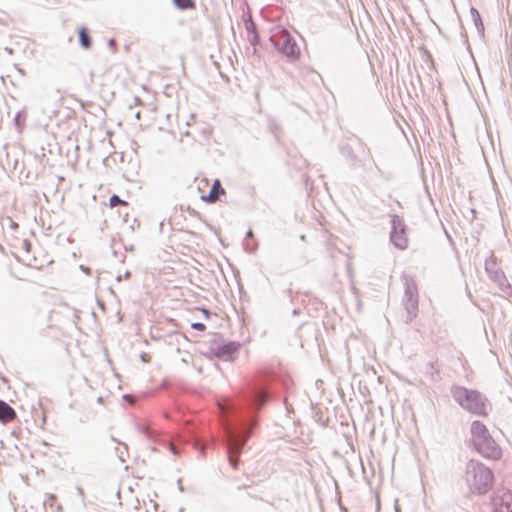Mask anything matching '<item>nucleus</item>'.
Segmentation results:
<instances>
[{
	"mask_svg": "<svg viewBox=\"0 0 512 512\" xmlns=\"http://www.w3.org/2000/svg\"><path fill=\"white\" fill-rule=\"evenodd\" d=\"M115 452H116V455L118 457V459L124 463L126 461V458H125V452L119 448H115Z\"/></svg>",
	"mask_w": 512,
	"mask_h": 512,
	"instance_id": "29",
	"label": "nucleus"
},
{
	"mask_svg": "<svg viewBox=\"0 0 512 512\" xmlns=\"http://www.w3.org/2000/svg\"><path fill=\"white\" fill-rule=\"evenodd\" d=\"M199 310L203 313L205 319H210L212 316V312L207 307H200Z\"/></svg>",
	"mask_w": 512,
	"mask_h": 512,
	"instance_id": "30",
	"label": "nucleus"
},
{
	"mask_svg": "<svg viewBox=\"0 0 512 512\" xmlns=\"http://www.w3.org/2000/svg\"><path fill=\"white\" fill-rule=\"evenodd\" d=\"M190 326L196 331L204 332L206 330V325L202 322H193Z\"/></svg>",
	"mask_w": 512,
	"mask_h": 512,
	"instance_id": "26",
	"label": "nucleus"
},
{
	"mask_svg": "<svg viewBox=\"0 0 512 512\" xmlns=\"http://www.w3.org/2000/svg\"><path fill=\"white\" fill-rule=\"evenodd\" d=\"M14 257L17 261H20V258L18 257V255L14 254Z\"/></svg>",
	"mask_w": 512,
	"mask_h": 512,
	"instance_id": "54",
	"label": "nucleus"
},
{
	"mask_svg": "<svg viewBox=\"0 0 512 512\" xmlns=\"http://www.w3.org/2000/svg\"><path fill=\"white\" fill-rule=\"evenodd\" d=\"M491 505L492 512H512V493L505 490L494 492Z\"/></svg>",
	"mask_w": 512,
	"mask_h": 512,
	"instance_id": "9",
	"label": "nucleus"
},
{
	"mask_svg": "<svg viewBox=\"0 0 512 512\" xmlns=\"http://www.w3.org/2000/svg\"><path fill=\"white\" fill-rule=\"evenodd\" d=\"M27 119V110L24 108L16 113L14 116L13 122L15 124L16 129L21 132L25 127V122Z\"/></svg>",
	"mask_w": 512,
	"mask_h": 512,
	"instance_id": "19",
	"label": "nucleus"
},
{
	"mask_svg": "<svg viewBox=\"0 0 512 512\" xmlns=\"http://www.w3.org/2000/svg\"><path fill=\"white\" fill-rule=\"evenodd\" d=\"M139 432L144 435L147 439L150 441L156 442L157 437L159 436L158 433L151 428H149L147 425H139L138 426Z\"/></svg>",
	"mask_w": 512,
	"mask_h": 512,
	"instance_id": "20",
	"label": "nucleus"
},
{
	"mask_svg": "<svg viewBox=\"0 0 512 512\" xmlns=\"http://www.w3.org/2000/svg\"><path fill=\"white\" fill-rule=\"evenodd\" d=\"M17 69H18L19 73H21L22 75H24V74H25L24 69H22V68H17Z\"/></svg>",
	"mask_w": 512,
	"mask_h": 512,
	"instance_id": "51",
	"label": "nucleus"
},
{
	"mask_svg": "<svg viewBox=\"0 0 512 512\" xmlns=\"http://www.w3.org/2000/svg\"><path fill=\"white\" fill-rule=\"evenodd\" d=\"M125 249H126L127 251H133V250H134V246H133V245H131V246H129V247H125Z\"/></svg>",
	"mask_w": 512,
	"mask_h": 512,
	"instance_id": "47",
	"label": "nucleus"
},
{
	"mask_svg": "<svg viewBox=\"0 0 512 512\" xmlns=\"http://www.w3.org/2000/svg\"><path fill=\"white\" fill-rule=\"evenodd\" d=\"M242 21L244 23L247 35L258 32L257 24L255 23L252 14L249 11L243 13Z\"/></svg>",
	"mask_w": 512,
	"mask_h": 512,
	"instance_id": "17",
	"label": "nucleus"
},
{
	"mask_svg": "<svg viewBox=\"0 0 512 512\" xmlns=\"http://www.w3.org/2000/svg\"><path fill=\"white\" fill-rule=\"evenodd\" d=\"M373 164H374L375 168L377 169V171H378L380 174H382L383 172H382V170L379 168V166L377 165V163H376L375 161H373Z\"/></svg>",
	"mask_w": 512,
	"mask_h": 512,
	"instance_id": "42",
	"label": "nucleus"
},
{
	"mask_svg": "<svg viewBox=\"0 0 512 512\" xmlns=\"http://www.w3.org/2000/svg\"><path fill=\"white\" fill-rule=\"evenodd\" d=\"M499 289L507 296V297H512V286L511 284L508 282L507 280V277L505 276L504 277V280L503 281H500V282H495Z\"/></svg>",
	"mask_w": 512,
	"mask_h": 512,
	"instance_id": "22",
	"label": "nucleus"
},
{
	"mask_svg": "<svg viewBox=\"0 0 512 512\" xmlns=\"http://www.w3.org/2000/svg\"><path fill=\"white\" fill-rule=\"evenodd\" d=\"M9 226L10 228L13 230V231H17L19 229V224L17 222H15L14 220L12 219H9Z\"/></svg>",
	"mask_w": 512,
	"mask_h": 512,
	"instance_id": "35",
	"label": "nucleus"
},
{
	"mask_svg": "<svg viewBox=\"0 0 512 512\" xmlns=\"http://www.w3.org/2000/svg\"><path fill=\"white\" fill-rule=\"evenodd\" d=\"M247 39L249 41V43L256 47L257 45L260 44V34H259V31L256 32V33H252V34H248L247 35Z\"/></svg>",
	"mask_w": 512,
	"mask_h": 512,
	"instance_id": "25",
	"label": "nucleus"
},
{
	"mask_svg": "<svg viewBox=\"0 0 512 512\" xmlns=\"http://www.w3.org/2000/svg\"><path fill=\"white\" fill-rule=\"evenodd\" d=\"M484 267L491 281L500 282L504 280L506 275L502 269L498 267L497 258L493 254L485 260Z\"/></svg>",
	"mask_w": 512,
	"mask_h": 512,
	"instance_id": "10",
	"label": "nucleus"
},
{
	"mask_svg": "<svg viewBox=\"0 0 512 512\" xmlns=\"http://www.w3.org/2000/svg\"><path fill=\"white\" fill-rule=\"evenodd\" d=\"M272 46L290 62L297 61L301 50L294 36L285 28L277 27V31L270 37Z\"/></svg>",
	"mask_w": 512,
	"mask_h": 512,
	"instance_id": "5",
	"label": "nucleus"
},
{
	"mask_svg": "<svg viewBox=\"0 0 512 512\" xmlns=\"http://www.w3.org/2000/svg\"><path fill=\"white\" fill-rule=\"evenodd\" d=\"M164 445L169 449V451L173 455H178L180 453V450L177 447H175L174 445H172L171 443H166Z\"/></svg>",
	"mask_w": 512,
	"mask_h": 512,
	"instance_id": "31",
	"label": "nucleus"
},
{
	"mask_svg": "<svg viewBox=\"0 0 512 512\" xmlns=\"http://www.w3.org/2000/svg\"><path fill=\"white\" fill-rule=\"evenodd\" d=\"M57 511H58V512H61V511H62V505H60V504H59V505L57 506Z\"/></svg>",
	"mask_w": 512,
	"mask_h": 512,
	"instance_id": "53",
	"label": "nucleus"
},
{
	"mask_svg": "<svg viewBox=\"0 0 512 512\" xmlns=\"http://www.w3.org/2000/svg\"><path fill=\"white\" fill-rule=\"evenodd\" d=\"M46 496L51 506L57 500V496L55 494H47Z\"/></svg>",
	"mask_w": 512,
	"mask_h": 512,
	"instance_id": "36",
	"label": "nucleus"
},
{
	"mask_svg": "<svg viewBox=\"0 0 512 512\" xmlns=\"http://www.w3.org/2000/svg\"><path fill=\"white\" fill-rule=\"evenodd\" d=\"M134 101H135V104H136V105H138V104H142V103H143V101L141 100V98H140V97H138V96H135V97H134Z\"/></svg>",
	"mask_w": 512,
	"mask_h": 512,
	"instance_id": "40",
	"label": "nucleus"
},
{
	"mask_svg": "<svg viewBox=\"0 0 512 512\" xmlns=\"http://www.w3.org/2000/svg\"><path fill=\"white\" fill-rule=\"evenodd\" d=\"M300 313V309H294L293 310V315H298Z\"/></svg>",
	"mask_w": 512,
	"mask_h": 512,
	"instance_id": "48",
	"label": "nucleus"
},
{
	"mask_svg": "<svg viewBox=\"0 0 512 512\" xmlns=\"http://www.w3.org/2000/svg\"><path fill=\"white\" fill-rule=\"evenodd\" d=\"M16 416L15 409L6 401L0 399V422L3 424L9 423L13 421Z\"/></svg>",
	"mask_w": 512,
	"mask_h": 512,
	"instance_id": "14",
	"label": "nucleus"
},
{
	"mask_svg": "<svg viewBox=\"0 0 512 512\" xmlns=\"http://www.w3.org/2000/svg\"><path fill=\"white\" fill-rule=\"evenodd\" d=\"M186 210L190 213V215L200 217V213L197 212L195 209L191 208L190 206H188Z\"/></svg>",
	"mask_w": 512,
	"mask_h": 512,
	"instance_id": "38",
	"label": "nucleus"
},
{
	"mask_svg": "<svg viewBox=\"0 0 512 512\" xmlns=\"http://www.w3.org/2000/svg\"><path fill=\"white\" fill-rule=\"evenodd\" d=\"M450 394L453 400L468 413L478 417H487L489 415L491 403L481 391L453 384L450 387Z\"/></svg>",
	"mask_w": 512,
	"mask_h": 512,
	"instance_id": "2",
	"label": "nucleus"
},
{
	"mask_svg": "<svg viewBox=\"0 0 512 512\" xmlns=\"http://www.w3.org/2000/svg\"><path fill=\"white\" fill-rule=\"evenodd\" d=\"M5 51H7L9 54H12L13 53V49L10 48V47H6L5 48Z\"/></svg>",
	"mask_w": 512,
	"mask_h": 512,
	"instance_id": "43",
	"label": "nucleus"
},
{
	"mask_svg": "<svg viewBox=\"0 0 512 512\" xmlns=\"http://www.w3.org/2000/svg\"><path fill=\"white\" fill-rule=\"evenodd\" d=\"M471 437L468 446L483 458L498 461L502 458V448L491 435L488 427L480 420H474L470 426Z\"/></svg>",
	"mask_w": 512,
	"mask_h": 512,
	"instance_id": "1",
	"label": "nucleus"
},
{
	"mask_svg": "<svg viewBox=\"0 0 512 512\" xmlns=\"http://www.w3.org/2000/svg\"><path fill=\"white\" fill-rule=\"evenodd\" d=\"M136 224L139 227V222L137 221V219H134L133 224L130 226L131 231L135 230Z\"/></svg>",
	"mask_w": 512,
	"mask_h": 512,
	"instance_id": "39",
	"label": "nucleus"
},
{
	"mask_svg": "<svg viewBox=\"0 0 512 512\" xmlns=\"http://www.w3.org/2000/svg\"><path fill=\"white\" fill-rule=\"evenodd\" d=\"M276 382H281L284 388L291 385V380L275 372H269L267 375L261 376L252 386L248 401L256 410L262 411L266 405L274 399V386Z\"/></svg>",
	"mask_w": 512,
	"mask_h": 512,
	"instance_id": "3",
	"label": "nucleus"
},
{
	"mask_svg": "<svg viewBox=\"0 0 512 512\" xmlns=\"http://www.w3.org/2000/svg\"><path fill=\"white\" fill-rule=\"evenodd\" d=\"M76 33L80 47L84 50H90L93 46L90 29L85 25H81L77 28Z\"/></svg>",
	"mask_w": 512,
	"mask_h": 512,
	"instance_id": "12",
	"label": "nucleus"
},
{
	"mask_svg": "<svg viewBox=\"0 0 512 512\" xmlns=\"http://www.w3.org/2000/svg\"><path fill=\"white\" fill-rule=\"evenodd\" d=\"M121 280H122V275H118V276L116 277V281L120 282Z\"/></svg>",
	"mask_w": 512,
	"mask_h": 512,
	"instance_id": "52",
	"label": "nucleus"
},
{
	"mask_svg": "<svg viewBox=\"0 0 512 512\" xmlns=\"http://www.w3.org/2000/svg\"><path fill=\"white\" fill-rule=\"evenodd\" d=\"M109 206L111 208L119 207V206H125L128 207L129 204L127 201L120 198L117 194H112L109 198Z\"/></svg>",
	"mask_w": 512,
	"mask_h": 512,
	"instance_id": "21",
	"label": "nucleus"
},
{
	"mask_svg": "<svg viewBox=\"0 0 512 512\" xmlns=\"http://www.w3.org/2000/svg\"><path fill=\"white\" fill-rule=\"evenodd\" d=\"M465 478L468 485L480 495L492 489L495 476L491 468L479 460L470 459L466 464Z\"/></svg>",
	"mask_w": 512,
	"mask_h": 512,
	"instance_id": "4",
	"label": "nucleus"
},
{
	"mask_svg": "<svg viewBox=\"0 0 512 512\" xmlns=\"http://www.w3.org/2000/svg\"><path fill=\"white\" fill-rule=\"evenodd\" d=\"M242 345L238 341L225 339L217 335L209 342L210 353L216 358L233 362L240 352Z\"/></svg>",
	"mask_w": 512,
	"mask_h": 512,
	"instance_id": "6",
	"label": "nucleus"
},
{
	"mask_svg": "<svg viewBox=\"0 0 512 512\" xmlns=\"http://www.w3.org/2000/svg\"><path fill=\"white\" fill-rule=\"evenodd\" d=\"M140 359L144 363H149L151 361V356L146 352H142L140 354Z\"/></svg>",
	"mask_w": 512,
	"mask_h": 512,
	"instance_id": "33",
	"label": "nucleus"
},
{
	"mask_svg": "<svg viewBox=\"0 0 512 512\" xmlns=\"http://www.w3.org/2000/svg\"><path fill=\"white\" fill-rule=\"evenodd\" d=\"M270 129H271V131H272L275 135H277V131H278L279 127H278V125H277L274 121H272V122L270 123Z\"/></svg>",
	"mask_w": 512,
	"mask_h": 512,
	"instance_id": "37",
	"label": "nucleus"
},
{
	"mask_svg": "<svg viewBox=\"0 0 512 512\" xmlns=\"http://www.w3.org/2000/svg\"><path fill=\"white\" fill-rule=\"evenodd\" d=\"M395 511L396 512H400V507H399V505L397 503L395 504Z\"/></svg>",
	"mask_w": 512,
	"mask_h": 512,
	"instance_id": "50",
	"label": "nucleus"
},
{
	"mask_svg": "<svg viewBox=\"0 0 512 512\" xmlns=\"http://www.w3.org/2000/svg\"><path fill=\"white\" fill-rule=\"evenodd\" d=\"M470 14H471L474 26H475L479 36L481 38H484L485 27H484L483 19H482V16H481L480 12L478 11L477 8H475L474 6H471L470 7Z\"/></svg>",
	"mask_w": 512,
	"mask_h": 512,
	"instance_id": "15",
	"label": "nucleus"
},
{
	"mask_svg": "<svg viewBox=\"0 0 512 512\" xmlns=\"http://www.w3.org/2000/svg\"><path fill=\"white\" fill-rule=\"evenodd\" d=\"M426 375H428L433 381L439 379V370L433 362H429L427 364Z\"/></svg>",
	"mask_w": 512,
	"mask_h": 512,
	"instance_id": "23",
	"label": "nucleus"
},
{
	"mask_svg": "<svg viewBox=\"0 0 512 512\" xmlns=\"http://www.w3.org/2000/svg\"><path fill=\"white\" fill-rule=\"evenodd\" d=\"M111 441H113V442H115V443H117V444H119V445H122V446L124 447V449H125L126 454L128 455V446H127V444H126V443H123V442L119 441V440H118L117 438H115L114 436H111Z\"/></svg>",
	"mask_w": 512,
	"mask_h": 512,
	"instance_id": "34",
	"label": "nucleus"
},
{
	"mask_svg": "<svg viewBox=\"0 0 512 512\" xmlns=\"http://www.w3.org/2000/svg\"><path fill=\"white\" fill-rule=\"evenodd\" d=\"M391 231L389 234L390 242L399 250H406L408 248V226L404 218L398 214L390 215Z\"/></svg>",
	"mask_w": 512,
	"mask_h": 512,
	"instance_id": "8",
	"label": "nucleus"
},
{
	"mask_svg": "<svg viewBox=\"0 0 512 512\" xmlns=\"http://www.w3.org/2000/svg\"><path fill=\"white\" fill-rule=\"evenodd\" d=\"M284 405H285V408H286L287 415L290 417L291 414L294 413L293 406L290 403H288L287 400H284Z\"/></svg>",
	"mask_w": 512,
	"mask_h": 512,
	"instance_id": "32",
	"label": "nucleus"
},
{
	"mask_svg": "<svg viewBox=\"0 0 512 512\" xmlns=\"http://www.w3.org/2000/svg\"><path fill=\"white\" fill-rule=\"evenodd\" d=\"M239 290H240V295L242 296V294H244V290H243V287L242 285L239 283Z\"/></svg>",
	"mask_w": 512,
	"mask_h": 512,
	"instance_id": "44",
	"label": "nucleus"
},
{
	"mask_svg": "<svg viewBox=\"0 0 512 512\" xmlns=\"http://www.w3.org/2000/svg\"><path fill=\"white\" fill-rule=\"evenodd\" d=\"M140 117H141V112L138 111L136 114H135V118L140 120Z\"/></svg>",
	"mask_w": 512,
	"mask_h": 512,
	"instance_id": "45",
	"label": "nucleus"
},
{
	"mask_svg": "<svg viewBox=\"0 0 512 512\" xmlns=\"http://www.w3.org/2000/svg\"><path fill=\"white\" fill-rule=\"evenodd\" d=\"M77 490H78V493H79L80 495H83V493H84V492H83V489H82L81 487H78V488H77Z\"/></svg>",
	"mask_w": 512,
	"mask_h": 512,
	"instance_id": "49",
	"label": "nucleus"
},
{
	"mask_svg": "<svg viewBox=\"0 0 512 512\" xmlns=\"http://www.w3.org/2000/svg\"><path fill=\"white\" fill-rule=\"evenodd\" d=\"M108 47L111 49L113 53L117 51V42L114 38H110L107 42Z\"/></svg>",
	"mask_w": 512,
	"mask_h": 512,
	"instance_id": "27",
	"label": "nucleus"
},
{
	"mask_svg": "<svg viewBox=\"0 0 512 512\" xmlns=\"http://www.w3.org/2000/svg\"><path fill=\"white\" fill-rule=\"evenodd\" d=\"M22 248L27 252L29 253L31 251V248H32V243L30 242L29 239H24L22 241Z\"/></svg>",
	"mask_w": 512,
	"mask_h": 512,
	"instance_id": "28",
	"label": "nucleus"
},
{
	"mask_svg": "<svg viewBox=\"0 0 512 512\" xmlns=\"http://www.w3.org/2000/svg\"><path fill=\"white\" fill-rule=\"evenodd\" d=\"M174 7L180 11L195 10L196 0H171Z\"/></svg>",
	"mask_w": 512,
	"mask_h": 512,
	"instance_id": "18",
	"label": "nucleus"
},
{
	"mask_svg": "<svg viewBox=\"0 0 512 512\" xmlns=\"http://www.w3.org/2000/svg\"><path fill=\"white\" fill-rule=\"evenodd\" d=\"M226 197V190L223 188L219 179H216L209 192L201 196V199L207 203L223 202Z\"/></svg>",
	"mask_w": 512,
	"mask_h": 512,
	"instance_id": "11",
	"label": "nucleus"
},
{
	"mask_svg": "<svg viewBox=\"0 0 512 512\" xmlns=\"http://www.w3.org/2000/svg\"><path fill=\"white\" fill-rule=\"evenodd\" d=\"M42 151H44V148H41ZM42 157L44 158L45 157V153L42 152Z\"/></svg>",
	"mask_w": 512,
	"mask_h": 512,
	"instance_id": "55",
	"label": "nucleus"
},
{
	"mask_svg": "<svg viewBox=\"0 0 512 512\" xmlns=\"http://www.w3.org/2000/svg\"><path fill=\"white\" fill-rule=\"evenodd\" d=\"M228 461H229L230 466L234 470H238V466L240 463V460L238 459V455H234L231 451H229L228 452Z\"/></svg>",
	"mask_w": 512,
	"mask_h": 512,
	"instance_id": "24",
	"label": "nucleus"
},
{
	"mask_svg": "<svg viewBox=\"0 0 512 512\" xmlns=\"http://www.w3.org/2000/svg\"><path fill=\"white\" fill-rule=\"evenodd\" d=\"M243 248L247 253H254L258 248V242L255 238L254 232L251 228L248 229L243 242Z\"/></svg>",
	"mask_w": 512,
	"mask_h": 512,
	"instance_id": "16",
	"label": "nucleus"
},
{
	"mask_svg": "<svg viewBox=\"0 0 512 512\" xmlns=\"http://www.w3.org/2000/svg\"><path fill=\"white\" fill-rule=\"evenodd\" d=\"M131 276V272L130 271H126L125 274H124V277L125 278H129Z\"/></svg>",
	"mask_w": 512,
	"mask_h": 512,
	"instance_id": "46",
	"label": "nucleus"
},
{
	"mask_svg": "<svg viewBox=\"0 0 512 512\" xmlns=\"http://www.w3.org/2000/svg\"><path fill=\"white\" fill-rule=\"evenodd\" d=\"M80 269H81L82 271H84L85 273H87V274H89V272H90V268H89V267H85L84 265H81V266H80Z\"/></svg>",
	"mask_w": 512,
	"mask_h": 512,
	"instance_id": "41",
	"label": "nucleus"
},
{
	"mask_svg": "<svg viewBox=\"0 0 512 512\" xmlns=\"http://www.w3.org/2000/svg\"><path fill=\"white\" fill-rule=\"evenodd\" d=\"M404 298L403 305L405 307L407 316L406 323L412 322L417 314L419 308L418 288L414 279L410 276H404Z\"/></svg>",
	"mask_w": 512,
	"mask_h": 512,
	"instance_id": "7",
	"label": "nucleus"
},
{
	"mask_svg": "<svg viewBox=\"0 0 512 512\" xmlns=\"http://www.w3.org/2000/svg\"><path fill=\"white\" fill-rule=\"evenodd\" d=\"M339 151L341 155L347 160L349 166L351 168H355L358 166L360 160L358 156L355 154L352 146L348 143H341L339 145Z\"/></svg>",
	"mask_w": 512,
	"mask_h": 512,
	"instance_id": "13",
	"label": "nucleus"
}]
</instances>
